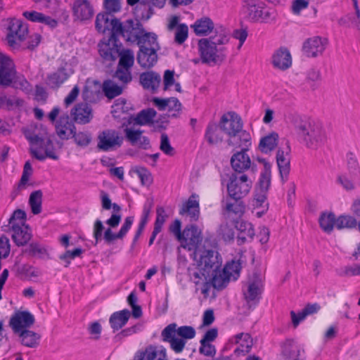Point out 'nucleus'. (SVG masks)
<instances>
[{"instance_id":"obj_1","label":"nucleus","mask_w":360,"mask_h":360,"mask_svg":"<svg viewBox=\"0 0 360 360\" xmlns=\"http://www.w3.org/2000/svg\"><path fill=\"white\" fill-rule=\"evenodd\" d=\"M195 264L188 268L190 279L193 283L206 280L210 274L214 273L221 267L222 261L218 252L205 247L196 249L193 252Z\"/></svg>"},{"instance_id":"obj_2","label":"nucleus","mask_w":360,"mask_h":360,"mask_svg":"<svg viewBox=\"0 0 360 360\" xmlns=\"http://www.w3.org/2000/svg\"><path fill=\"white\" fill-rule=\"evenodd\" d=\"M36 128L34 130L25 129L24 135L31 144L30 153L37 160L43 161L46 158L54 160H58L59 157L55 153L53 141L45 129L38 132Z\"/></svg>"},{"instance_id":"obj_3","label":"nucleus","mask_w":360,"mask_h":360,"mask_svg":"<svg viewBox=\"0 0 360 360\" xmlns=\"http://www.w3.org/2000/svg\"><path fill=\"white\" fill-rule=\"evenodd\" d=\"M115 27L117 39L121 37L126 42L131 44L145 43L146 39L155 34L146 32L142 23L136 18L120 21L119 25Z\"/></svg>"},{"instance_id":"obj_4","label":"nucleus","mask_w":360,"mask_h":360,"mask_svg":"<svg viewBox=\"0 0 360 360\" xmlns=\"http://www.w3.org/2000/svg\"><path fill=\"white\" fill-rule=\"evenodd\" d=\"M0 86H13L21 90H28L30 84L22 75H17L13 60L8 56L0 53Z\"/></svg>"},{"instance_id":"obj_5","label":"nucleus","mask_w":360,"mask_h":360,"mask_svg":"<svg viewBox=\"0 0 360 360\" xmlns=\"http://www.w3.org/2000/svg\"><path fill=\"white\" fill-rule=\"evenodd\" d=\"M243 9L245 18L250 22L269 23L276 18V12L273 9L266 8L259 0H244Z\"/></svg>"},{"instance_id":"obj_6","label":"nucleus","mask_w":360,"mask_h":360,"mask_svg":"<svg viewBox=\"0 0 360 360\" xmlns=\"http://www.w3.org/2000/svg\"><path fill=\"white\" fill-rule=\"evenodd\" d=\"M3 26L6 30V40L8 45L17 49L28 34L27 25L15 18H8L4 20Z\"/></svg>"},{"instance_id":"obj_7","label":"nucleus","mask_w":360,"mask_h":360,"mask_svg":"<svg viewBox=\"0 0 360 360\" xmlns=\"http://www.w3.org/2000/svg\"><path fill=\"white\" fill-rule=\"evenodd\" d=\"M139 51L137 53V62L143 68H150L153 67L158 60L157 51L159 49V45L157 41V35L154 34L145 43L138 44Z\"/></svg>"},{"instance_id":"obj_8","label":"nucleus","mask_w":360,"mask_h":360,"mask_svg":"<svg viewBox=\"0 0 360 360\" xmlns=\"http://www.w3.org/2000/svg\"><path fill=\"white\" fill-rule=\"evenodd\" d=\"M252 188V181L245 174H231L227 184V192L231 199L241 200Z\"/></svg>"},{"instance_id":"obj_9","label":"nucleus","mask_w":360,"mask_h":360,"mask_svg":"<svg viewBox=\"0 0 360 360\" xmlns=\"http://www.w3.org/2000/svg\"><path fill=\"white\" fill-rule=\"evenodd\" d=\"M198 50L203 63L218 65L221 63L226 58L224 47L217 46L207 40L198 41Z\"/></svg>"},{"instance_id":"obj_10","label":"nucleus","mask_w":360,"mask_h":360,"mask_svg":"<svg viewBox=\"0 0 360 360\" xmlns=\"http://www.w3.org/2000/svg\"><path fill=\"white\" fill-rule=\"evenodd\" d=\"M97 139V148L106 152L119 148L124 138L116 130L106 129L99 133Z\"/></svg>"},{"instance_id":"obj_11","label":"nucleus","mask_w":360,"mask_h":360,"mask_svg":"<svg viewBox=\"0 0 360 360\" xmlns=\"http://www.w3.org/2000/svg\"><path fill=\"white\" fill-rule=\"evenodd\" d=\"M98 52L101 57L105 61H115L119 56V51L122 43L116 37L110 36L108 39H103L98 44Z\"/></svg>"},{"instance_id":"obj_12","label":"nucleus","mask_w":360,"mask_h":360,"mask_svg":"<svg viewBox=\"0 0 360 360\" xmlns=\"http://www.w3.org/2000/svg\"><path fill=\"white\" fill-rule=\"evenodd\" d=\"M202 239L201 231L193 224L187 225L182 232L181 240H179L184 248L188 250H194L200 248L198 245Z\"/></svg>"},{"instance_id":"obj_13","label":"nucleus","mask_w":360,"mask_h":360,"mask_svg":"<svg viewBox=\"0 0 360 360\" xmlns=\"http://www.w3.org/2000/svg\"><path fill=\"white\" fill-rule=\"evenodd\" d=\"M318 122L302 119L295 116L292 120V124L295 135L300 143L305 145L308 139L313 134L314 128L316 127Z\"/></svg>"},{"instance_id":"obj_14","label":"nucleus","mask_w":360,"mask_h":360,"mask_svg":"<svg viewBox=\"0 0 360 360\" xmlns=\"http://www.w3.org/2000/svg\"><path fill=\"white\" fill-rule=\"evenodd\" d=\"M328 44V39L315 36L305 40L302 45V52L308 58H316L322 55Z\"/></svg>"},{"instance_id":"obj_15","label":"nucleus","mask_w":360,"mask_h":360,"mask_svg":"<svg viewBox=\"0 0 360 360\" xmlns=\"http://www.w3.org/2000/svg\"><path fill=\"white\" fill-rule=\"evenodd\" d=\"M120 20L115 18L110 13H100L96 15L95 27L98 32L105 33L107 30L110 31V36L115 37V27L119 25Z\"/></svg>"},{"instance_id":"obj_16","label":"nucleus","mask_w":360,"mask_h":360,"mask_svg":"<svg viewBox=\"0 0 360 360\" xmlns=\"http://www.w3.org/2000/svg\"><path fill=\"white\" fill-rule=\"evenodd\" d=\"M263 291V285L259 275L254 274L253 280L248 283V288L243 292V295L247 304L251 307L252 304H257L261 298Z\"/></svg>"},{"instance_id":"obj_17","label":"nucleus","mask_w":360,"mask_h":360,"mask_svg":"<svg viewBox=\"0 0 360 360\" xmlns=\"http://www.w3.org/2000/svg\"><path fill=\"white\" fill-rule=\"evenodd\" d=\"M219 126L222 131L230 136L243 127L241 117L234 112H229L221 117Z\"/></svg>"},{"instance_id":"obj_18","label":"nucleus","mask_w":360,"mask_h":360,"mask_svg":"<svg viewBox=\"0 0 360 360\" xmlns=\"http://www.w3.org/2000/svg\"><path fill=\"white\" fill-rule=\"evenodd\" d=\"M34 316L27 311H19L10 319V326L14 333H20L34 323Z\"/></svg>"},{"instance_id":"obj_19","label":"nucleus","mask_w":360,"mask_h":360,"mask_svg":"<svg viewBox=\"0 0 360 360\" xmlns=\"http://www.w3.org/2000/svg\"><path fill=\"white\" fill-rule=\"evenodd\" d=\"M175 323H172L167 326L161 333V337L163 342L170 344L171 348L176 352L180 353L183 351L186 340L182 338H176Z\"/></svg>"},{"instance_id":"obj_20","label":"nucleus","mask_w":360,"mask_h":360,"mask_svg":"<svg viewBox=\"0 0 360 360\" xmlns=\"http://www.w3.org/2000/svg\"><path fill=\"white\" fill-rule=\"evenodd\" d=\"M290 148L288 143L283 148H279L276 153V162L283 182L287 181L290 170Z\"/></svg>"},{"instance_id":"obj_21","label":"nucleus","mask_w":360,"mask_h":360,"mask_svg":"<svg viewBox=\"0 0 360 360\" xmlns=\"http://www.w3.org/2000/svg\"><path fill=\"white\" fill-rule=\"evenodd\" d=\"M152 101L158 110H167L169 112L172 113L169 116L173 117H176L181 110V103L174 97L169 98H160L155 97L153 98Z\"/></svg>"},{"instance_id":"obj_22","label":"nucleus","mask_w":360,"mask_h":360,"mask_svg":"<svg viewBox=\"0 0 360 360\" xmlns=\"http://www.w3.org/2000/svg\"><path fill=\"white\" fill-rule=\"evenodd\" d=\"M73 15L81 21L91 19L94 15V8L88 0H76L72 7Z\"/></svg>"},{"instance_id":"obj_23","label":"nucleus","mask_w":360,"mask_h":360,"mask_svg":"<svg viewBox=\"0 0 360 360\" xmlns=\"http://www.w3.org/2000/svg\"><path fill=\"white\" fill-rule=\"evenodd\" d=\"M327 141V134L323 125L318 122L316 127L314 128L313 134L308 139L305 146L311 150H317L323 146Z\"/></svg>"},{"instance_id":"obj_24","label":"nucleus","mask_w":360,"mask_h":360,"mask_svg":"<svg viewBox=\"0 0 360 360\" xmlns=\"http://www.w3.org/2000/svg\"><path fill=\"white\" fill-rule=\"evenodd\" d=\"M247 148H243L241 151L235 153L231 158V165L234 170L233 174H244V172L250 167L251 161L245 153Z\"/></svg>"},{"instance_id":"obj_25","label":"nucleus","mask_w":360,"mask_h":360,"mask_svg":"<svg viewBox=\"0 0 360 360\" xmlns=\"http://www.w3.org/2000/svg\"><path fill=\"white\" fill-rule=\"evenodd\" d=\"M71 115L76 122L87 124L93 117L92 108L86 103H79L72 109Z\"/></svg>"},{"instance_id":"obj_26","label":"nucleus","mask_w":360,"mask_h":360,"mask_svg":"<svg viewBox=\"0 0 360 360\" xmlns=\"http://www.w3.org/2000/svg\"><path fill=\"white\" fill-rule=\"evenodd\" d=\"M76 127L68 115H63L56 124L57 135L61 139H69L75 133Z\"/></svg>"},{"instance_id":"obj_27","label":"nucleus","mask_w":360,"mask_h":360,"mask_svg":"<svg viewBox=\"0 0 360 360\" xmlns=\"http://www.w3.org/2000/svg\"><path fill=\"white\" fill-rule=\"evenodd\" d=\"M12 231V239L18 246L26 245L32 238V233L28 226H20V224H13L9 227Z\"/></svg>"},{"instance_id":"obj_28","label":"nucleus","mask_w":360,"mask_h":360,"mask_svg":"<svg viewBox=\"0 0 360 360\" xmlns=\"http://www.w3.org/2000/svg\"><path fill=\"white\" fill-rule=\"evenodd\" d=\"M127 140L132 145L137 146L139 148L147 149L150 146V140L148 137L143 136V131L140 129H134L131 128H125L124 129Z\"/></svg>"},{"instance_id":"obj_29","label":"nucleus","mask_w":360,"mask_h":360,"mask_svg":"<svg viewBox=\"0 0 360 360\" xmlns=\"http://www.w3.org/2000/svg\"><path fill=\"white\" fill-rule=\"evenodd\" d=\"M274 66L282 70L288 69L292 65V58L286 48L281 47L278 49L272 56Z\"/></svg>"},{"instance_id":"obj_30","label":"nucleus","mask_w":360,"mask_h":360,"mask_svg":"<svg viewBox=\"0 0 360 360\" xmlns=\"http://www.w3.org/2000/svg\"><path fill=\"white\" fill-rule=\"evenodd\" d=\"M22 15L28 20L45 25L51 29H54L58 26L57 20L36 11H25Z\"/></svg>"},{"instance_id":"obj_31","label":"nucleus","mask_w":360,"mask_h":360,"mask_svg":"<svg viewBox=\"0 0 360 360\" xmlns=\"http://www.w3.org/2000/svg\"><path fill=\"white\" fill-rule=\"evenodd\" d=\"M281 347V356L284 360L300 359L301 348L293 340H286Z\"/></svg>"},{"instance_id":"obj_32","label":"nucleus","mask_w":360,"mask_h":360,"mask_svg":"<svg viewBox=\"0 0 360 360\" xmlns=\"http://www.w3.org/2000/svg\"><path fill=\"white\" fill-rule=\"evenodd\" d=\"M250 134L243 128L230 136L227 140V143L230 146L235 148H245L248 150V146L251 144Z\"/></svg>"},{"instance_id":"obj_33","label":"nucleus","mask_w":360,"mask_h":360,"mask_svg":"<svg viewBox=\"0 0 360 360\" xmlns=\"http://www.w3.org/2000/svg\"><path fill=\"white\" fill-rule=\"evenodd\" d=\"M179 214L183 215L187 214L191 221H197L200 215L199 202L196 199L195 195L190 196L186 203L182 205Z\"/></svg>"},{"instance_id":"obj_34","label":"nucleus","mask_w":360,"mask_h":360,"mask_svg":"<svg viewBox=\"0 0 360 360\" xmlns=\"http://www.w3.org/2000/svg\"><path fill=\"white\" fill-rule=\"evenodd\" d=\"M222 131L219 124L210 122L207 127L205 139L210 145H217L223 141Z\"/></svg>"},{"instance_id":"obj_35","label":"nucleus","mask_w":360,"mask_h":360,"mask_svg":"<svg viewBox=\"0 0 360 360\" xmlns=\"http://www.w3.org/2000/svg\"><path fill=\"white\" fill-rule=\"evenodd\" d=\"M140 82L144 89L155 91L160 84L161 77L153 71L143 72L140 75Z\"/></svg>"},{"instance_id":"obj_36","label":"nucleus","mask_w":360,"mask_h":360,"mask_svg":"<svg viewBox=\"0 0 360 360\" xmlns=\"http://www.w3.org/2000/svg\"><path fill=\"white\" fill-rule=\"evenodd\" d=\"M130 316L131 312L128 309L114 312L109 319V323L113 332L115 333L124 326Z\"/></svg>"},{"instance_id":"obj_37","label":"nucleus","mask_w":360,"mask_h":360,"mask_svg":"<svg viewBox=\"0 0 360 360\" xmlns=\"http://www.w3.org/2000/svg\"><path fill=\"white\" fill-rule=\"evenodd\" d=\"M320 309V305L317 303H314L307 304L297 314L294 311H291L290 316L293 326L296 328L307 316L318 312Z\"/></svg>"},{"instance_id":"obj_38","label":"nucleus","mask_w":360,"mask_h":360,"mask_svg":"<svg viewBox=\"0 0 360 360\" xmlns=\"http://www.w3.org/2000/svg\"><path fill=\"white\" fill-rule=\"evenodd\" d=\"M236 228L239 231L237 236V241L238 245H242L245 243L247 237L252 239L255 236V230L251 223L247 221H238Z\"/></svg>"},{"instance_id":"obj_39","label":"nucleus","mask_w":360,"mask_h":360,"mask_svg":"<svg viewBox=\"0 0 360 360\" xmlns=\"http://www.w3.org/2000/svg\"><path fill=\"white\" fill-rule=\"evenodd\" d=\"M156 115V111L153 108H147L139 112L136 117L130 116L128 120V124L133 122L139 125H144L152 123Z\"/></svg>"},{"instance_id":"obj_40","label":"nucleus","mask_w":360,"mask_h":360,"mask_svg":"<svg viewBox=\"0 0 360 360\" xmlns=\"http://www.w3.org/2000/svg\"><path fill=\"white\" fill-rule=\"evenodd\" d=\"M70 73L65 68H60L56 72L49 75L47 77V84L52 89L59 87L68 78Z\"/></svg>"},{"instance_id":"obj_41","label":"nucleus","mask_w":360,"mask_h":360,"mask_svg":"<svg viewBox=\"0 0 360 360\" xmlns=\"http://www.w3.org/2000/svg\"><path fill=\"white\" fill-rule=\"evenodd\" d=\"M197 35H207L214 27V22L208 17L197 20L191 26Z\"/></svg>"},{"instance_id":"obj_42","label":"nucleus","mask_w":360,"mask_h":360,"mask_svg":"<svg viewBox=\"0 0 360 360\" xmlns=\"http://www.w3.org/2000/svg\"><path fill=\"white\" fill-rule=\"evenodd\" d=\"M278 134L276 132H272L261 139L259 144V148L262 153H268L276 147L278 144Z\"/></svg>"},{"instance_id":"obj_43","label":"nucleus","mask_w":360,"mask_h":360,"mask_svg":"<svg viewBox=\"0 0 360 360\" xmlns=\"http://www.w3.org/2000/svg\"><path fill=\"white\" fill-rule=\"evenodd\" d=\"M18 333L23 345L31 348L37 347L39 345L41 336L38 333L30 330H24Z\"/></svg>"},{"instance_id":"obj_44","label":"nucleus","mask_w":360,"mask_h":360,"mask_svg":"<svg viewBox=\"0 0 360 360\" xmlns=\"http://www.w3.org/2000/svg\"><path fill=\"white\" fill-rule=\"evenodd\" d=\"M124 86L118 85L115 82L108 79L103 84V91L105 96L112 99L122 93Z\"/></svg>"},{"instance_id":"obj_45","label":"nucleus","mask_w":360,"mask_h":360,"mask_svg":"<svg viewBox=\"0 0 360 360\" xmlns=\"http://www.w3.org/2000/svg\"><path fill=\"white\" fill-rule=\"evenodd\" d=\"M210 278L212 285L217 290L224 288L231 279L226 274H224V271L221 270V268L214 273L210 274Z\"/></svg>"},{"instance_id":"obj_46","label":"nucleus","mask_w":360,"mask_h":360,"mask_svg":"<svg viewBox=\"0 0 360 360\" xmlns=\"http://www.w3.org/2000/svg\"><path fill=\"white\" fill-rule=\"evenodd\" d=\"M271 185V165L265 162V169L261 173L256 191L267 192Z\"/></svg>"},{"instance_id":"obj_47","label":"nucleus","mask_w":360,"mask_h":360,"mask_svg":"<svg viewBox=\"0 0 360 360\" xmlns=\"http://www.w3.org/2000/svg\"><path fill=\"white\" fill-rule=\"evenodd\" d=\"M203 40L208 41L210 44L217 46H221V45L228 43L229 38L227 32L222 27L216 28L215 34L210 36L209 38H203Z\"/></svg>"},{"instance_id":"obj_48","label":"nucleus","mask_w":360,"mask_h":360,"mask_svg":"<svg viewBox=\"0 0 360 360\" xmlns=\"http://www.w3.org/2000/svg\"><path fill=\"white\" fill-rule=\"evenodd\" d=\"M23 105L24 101L16 96H7L5 95L0 96V106L8 110L22 107Z\"/></svg>"},{"instance_id":"obj_49","label":"nucleus","mask_w":360,"mask_h":360,"mask_svg":"<svg viewBox=\"0 0 360 360\" xmlns=\"http://www.w3.org/2000/svg\"><path fill=\"white\" fill-rule=\"evenodd\" d=\"M335 227L338 229H353L357 227L359 229V224L354 216L340 215L336 219Z\"/></svg>"},{"instance_id":"obj_50","label":"nucleus","mask_w":360,"mask_h":360,"mask_svg":"<svg viewBox=\"0 0 360 360\" xmlns=\"http://www.w3.org/2000/svg\"><path fill=\"white\" fill-rule=\"evenodd\" d=\"M335 215L330 212L328 214L322 213L319 217V224L321 228L327 233H330L335 226Z\"/></svg>"},{"instance_id":"obj_51","label":"nucleus","mask_w":360,"mask_h":360,"mask_svg":"<svg viewBox=\"0 0 360 360\" xmlns=\"http://www.w3.org/2000/svg\"><path fill=\"white\" fill-rule=\"evenodd\" d=\"M120 60L118 65L122 68H127L131 69L134 63V51L131 49H123L119 51Z\"/></svg>"},{"instance_id":"obj_52","label":"nucleus","mask_w":360,"mask_h":360,"mask_svg":"<svg viewBox=\"0 0 360 360\" xmlns=\"http://www.w3.org/2000/svg\"><path fill=\"white\" fill-rule=\"evenodd\" d=\"M42 195V191L37 190L30 195L29 204L34 214H38L41 212Z\"/></svg>"},{"instance_id":"obj_53","label":"nucleus","mask_w":360,"mask_h":360,"mask_svg":"<svg viewBox=\"0 0 360 360\" xmlns=\"http://www.w3.org/2000/svg\"><path fill=\"white\" fill-rule=\"evenodd\" d=\"M22 252L40 259H44L45 256L48 255L46 249L38 243H30L27 248L22 250Z\"/></svg>"},{"instance_id":"obj_54","label":"nucleus","mask_w":360,"mask_h":360,"mask_svg":"<svg viewBox=\"0 0 360 360\" xmlns=\"http://www.w3.org/2000/svg\"><path fill=\"white\" fill-rule=\"evenodd\" d=\"M233 201H226L224 207L228 214H234L237 216H241L245 210V205L241 200L232 199Z\"/></svg>"},{"instance_id":"obj_55","label":"nucleus","mask_w":360,"mask_h":360,"mask_svg":"<svg viewBox=\"0 0 360 360\" xmlns=\"http://www.w3.org/2000/svg\"><path fill=\"white\" fill-rule=\"evenodd\" d=\"M347 167L351 178L360 175V166L356 156L352 153L347 155Z\"/></svg>"},{"instance_id":"obj_56","label":"nucleus","mask_w":360,"mask_h":360,"mask_svg":"<svg viewBox=\"0 0 360 360\" xmlns=\"http://www.w3.org/2000/svg\"><path fill=\"white\" fill-rule=\"evenodd\" d=\"M241 269V264L239 261L232 260L228 262L222 269L224 274H226L230 278L233 277L236 280Z\"/></svg>"},{"instance_id":"obj_57","label":"nucleus","mask_w":360,"mask_h":360,"mask_svg":"<svg viewBox=\"0 0 360 360\" xmlns=\"http://www.w3.org/2000/svg\"><path fill=\"white\" fill-rule=\"evenodd\" d=\"M339 25L350 26L352 25L360 30V11L341 18L338 21Z\"/></svg>"},{"instance_id":"obj_58","label":"nucleus","mask_w":360,"mask_h":360,"mask_svg":"<svg viewBox=\"0 0 360 360\" xmlns=\"http://www.w3.org/2000/svg\"><path fill=\"white\" fill-rule=\"evenodd\" d=\"M114 78L117 79L123 84L130 82L132 79L131 72L129 68L117 66L113 75Z\"/></svg>"},{"instance_id":"obj_59","label":"nucleus","mask_w":360,"mask_h":360,"mask_svg":"<svg viewBox=\"0 0 360 360\" xmlns=\"http://www.w3.org/2000/svg\"><path fill=\"white\" fill-rule=\"evenodd\" d=\"M175 333L183 340H189L193 338L196 333L192 326H184L177 328V324L175 323Z\"/></svg>"},{"instance_id":"obj_60","label":"nucleus","mask_w":360,"mask_h":360,"mask_svg":"<svg viewBox=\"0 0 360 360\" xmlns=\"http://www.w3.org/2000/svg\"><path fill=\"white\" fill-rule=\"evenodd\" d=\"M160 149L167 155L172 156L175 153V150L171 146L169 137L165 133L161 134Z\"/></svg>"},{"instance_id":"obj_61","label":"nucleus","mask_w":360,"mask_h":360,"mask_svg":"<svg viewBox=\"0 0 360 360\" xmlns=\"http://www.w3.org/2000/svg\"><path fill=\"white\" fill-rule=\"evenodd\" d=\"M82 98L85 103H95L99 99L100 92L94 91L91 87L85 86L82 94Z\"/></svg>"},{"instance_id":"obj_62","label":"nucleus","mask_w":360,"mask_h":360,"mask_svg":"<svg viewBox=\"0 0 360 360\" xmlns=\"http://www.w3.org/2000/svg\"><path fill=\"white\" fill-rule=\"evenodd\" d=\"M26 219V213L22 210H16L13 213L12 216L8 220L9 227L13 224H20V226H25V221Z\"/></svg>"},{"instance_id":"obj_63","label":"nucleus","mask_w":360,"mask_h":360,"mask_svg":"<svg viewBox=\"0 0 360 360\" xmlns=\"http://www.w3.org/2000/svg\"><path fill=\"white\" fill-rule=\"evenodd\" d=\"M199 353L207 357H214L217 353L216 347L211 342L200 340Z\"/></svg>"},{"instance_id":"obj_64","label":"nucleus","mask_w":360,"mask_h":360,"mask_svg":"<svg viewBox=\"0 0 360 360\" xmlns=\"http://www.w3.org/2000/svg\"><path fill=\"white\" fill-rule=\"evenodd\" d=\"M188 28L185 24H180L177 26L174 41L179 44H182L188 37Z\"/></svg>"}]
</instances>
